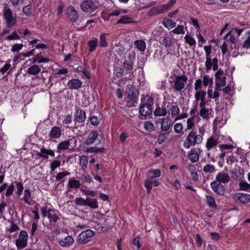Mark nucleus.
Masks as SVG:
<instances>
[{
  "mask_svg": "<svg viewBox=\"0 0 250 250\" xmlns=\"http://www.w3.org/2000/svg\"><path fill=\"white\" fill-rule=\"evenodd\" d=\"M203 140V136L197 135L196 132L192 130L188 134L186 139L184 140L183 146L186 149H188L196 144H201Z\"/></svg>",
  "mask_w": 250,
  "mask_h": 250,
  "instance_id": "obj_1",
  "label": "nucleus"
},
{
  "mask_svg": "<svg viewBox=\"0 0 250 250\" xmlns=\"http://www.w3.org/2000/svg\"><path fill=\"white\" fill-rule=\"evenodd\" d=\"M41 211L43 217H47L50 222L55 223L59 219V212L57 210L48 208L46 207L41 208Z\"/></svg>",
  "mask_w": 250,
  "mask_h": 250,
  "instance_id": "obj_2",
  "label": "nucleus"
},
{
  "mask_svg": "<svg viewBox=\"0 0 250 250\" xmlns=\"http://www.w3.org/2000/svg\"><path fill=\"white\" fill-rule=\"evenodd\" d=\"M28 236L24 230L20 231L18 238L16 240L15 245L18 249H22L25 248L27 244Z\"/></svg>",
  "mask_w": 250,
  "mask_h": 250,
  "instance_id": "obj_3",
  "label": "nucleus"
},
{
  "mask_svg": "<svg viewBox=\"0 0 250 250\" xmlns=\"http://www.w3.org/2000/svg\"><path fill=\"white\" fill-rule=\"evenodd\" d=\"M94 234V232L90 229L83 230L78 235L77 238V242L79 244H85L89 241V239L92 237Z\"/></svg>",
  "mask_w": 250,
  "mask_h": 250,
  "instance_id": "obj_4",
  "label": "nucleus"
},
{
  "mask_svg": "<svg viewBox=\"0 0 250 250\" xmlns=\"http://www.w3.org/2000/svg\"><path fill=\"white\" fill-rule=\"evenodd\" d=\"M187 80L188 78L185 75L176 76L174 83L173 88L177 91H180L184 88Z\"/></svg>",
  "mask_w": 250,
  "mask_h": 250,
  "instance_id": "obj_5",
  "label": "nucleus"
},
{
  "mask_svg": "<svg viewBox=\"0 0 250 250\" xmlns=\"http://www.w3.org/2000/svg\"><path fill=\"white\" fill-rule=\"evenodd\" d=\"M215 76L217 78L216 82L215 88H218L219 90H221V88L226 84V78L223 75V72L220 70H218L215 73Z\"/></svg>",
  "mask_w": 250,
  "mask_h": 250,
  "instance_id": "obj_6",
  "label": "nucleus"
},
{
  "mask_svg": "<svg viewBox=\"0 0 250 250\" xmlns=\"http://www.w3.org/2000/svg\"><path fill=\"white\" fill-rule=\"evenodd\" d=\"M156 123L161 124V129L163 131L169 130L173 124L172 121L168 117L160 118Z\"/></svg>",
  "mask_w": 250,
  "mask_h": 250,
  "instance_id": "obj_7",
  "label": "nucleus"
},
{
  "mask_svg": "<svg viewBox=\"0 0 250 250\" xmlns=\"http://www.w3.org/2000/svg\"><path fill=\"white\" fill-rule=\"evenodd\" d=\"M210 187L212 190L218 195H222L224 194L225 189L223 185L216 180L210 183Z\"/></svg>",
  "mask_w": 250,
  "mask_h": 250,
  "instance_id": "obj_8",
  "label": "nucleus"
},
{
  "mask_svg": "<svg viewBox=\"0 0 250 250\" xmlns=\"http://www.w3.org/2000/svg\"><path fill=\"white\" fill-rule=\"evenodd\" d=\"M74 141L75 144H76L77 140L74 137H72L71 139L63 142H61L57 145V152H60L62 150L68 149L70 146L71 142Z\"/></svg>",
  "mask_w": 250,
  "mask_h": 250,
  "instance_id": "obj_9",
  "label": "nucleus"
},
{
  "mask_svg": "<svg viewBox=\"0 0 250 250\" xmlns=\"http://www.w3.org/2000/svg\"><path fill=\"white\" fill-rule=\"evenodd\" d=\"M63 130L57 126H54L50 130L48 136L50 139H58L63 134Z\"/></svg>",
  "mask_w": 250,
  "mask_h": 250,
  "instance_id": "obj_10",
  "label": "nucleus"
},
{
  "mask_svg": "<svg viewBox=\"0 0 250 250\" xmlns=\"http://www.w3.org/2000/svg\"><path fill=\"white\" fill-rule=\"evenodd\" d=\"M233 198L236 201L243 204H246L250 202V195L244 193H237L233 195Z\"/></svg>",
  "mask_w": 250,
  "mask_h": 250,
  "instance_id": "obj_11",
  "label": "nucleus"
},
{
  "mask_svg": "<svg viewBox=\"0 0 250 250\" xmlns=\"http://www.w3.org/2000/svg\"><path fill=\"white\" fill-rule=\"evenodd\" d=\"M160 43L165 46L166 48H169L172 46L174 40L172 37L168 34H165L160 39Z\"/></svg>",
  "mask_w": 250,
  "mask_h": 250,
  "instance_id": "obj_12",
  "label": "nucleus"
},
{
  "mask_svg": "<svg viewBox=\"0 0 250 250\" xmlns=\"http://www.w3.org/2000/svg\"><path fill=\"white\" fill-rule=\"evenodd\" d=\"M82 82L78 79H72L67 83V86L71 90L79 89L82 86Z\"/></svg>",
  "mask_w": 250,
  "mask_h": 250,
  "instance_id": "obj_13",
  "label": "nucleus"
},
{
  "mask_svg": "<svg viewBox=\"0 0 250 250\" xmlns=\"http://www.w3.org/2000/svg\"><path fill=\"white\" fill-rule=\"evenodd\" d=\"M159 184V182L157 180H154L151 178H147L145 181L144 186L147 190V193H149L152 189V186L157 187Z\"/></svg>",
  "mask_w": 250,
  "mask_h": 250,
  "instance_id": "obj_14",
  "label": "nucleus"
},
{
  "mask_svg": "<svg viewBox=\"0 0 250 250\" xmlns=\"http://www.w3.org/2000/svg\"><path fill=\"white\" fill-rule=\"evenodd\" d=\"M58 241L61 247L64 248H68L74 243L73 238L69 235L65 237L64 238L60 239Z\"/></svg>",
  "mask_w": 250,
  "mask_h": 250,
  "instance_id": "obj_15",
  "label": "nucleus"
},
{
  "mask_svg": "<svg viewBox=\"0 0 250 250\" xmlns=\"http://www.w3.org/2000/svg\"><path fill=\"white\" fill-rule=\"evenodd\" d=\"M29 62H31L32 63L35 62H38L39 63L42 62L46 63L49 62V60L46 58H43L42 55V54L40 53L36 55L32 59H29L28 60L26 61L24 64L25 65H26Z\"/></svg>",
  "mask_w": 250,
  "mask_h": 250,
  "instance_id": "obj_16",
  "label": "nucleus"
},
{
  "mask_svg": "<svg viewBox=\"0 0 250 250\" xmlns=\"http://www.w3.org/2000/svg\"><path fill=\"white\" fill-rule=\"evenodd\" d=\"M215 180L221 184H226L230 181V177L228 173L221 171L216 175Z\"/></svg>",
  "mask_w": 250,
  "mask_h": 250,
  "instance_id": "obj_17",
  "label": "nucleus"
},
{
  "mask_svg": "<svg viewBox=\"0 0 250 250\" xmlns=\"http://www.w3.org/2000/svg\"><path fill=\"white\" fill-rule=\"evenodd\" d=\"M99 134L96 131H93L91 132L88 135L87 138L83 142V145L85 146H89L94 143L95 140L97 139Z\"/></svg>",
  "mask_w": 250,
  "mask_h": 250,
  "instance_id": "obj_18",
  "label": "nucleus"
},
{
  "mask_svg": "<svg viewBox=\"0 0 250 250\" xmlns=\"http://www.w3.org/2000/svg\"><path fill=\"white\" fill-rule=\"evenodd\" d=\"M75 120L78 123H83L86 119V114L84 110L78 108L74 115Z\"/></svg>",
  "mask_w": 250,
  "mask_h": 250,
  "instance_id": "obj_19",
  "label": "nucleus"
},
{
  "mask_svg": "<svg viewBox=\"0 0 250 250\" xmlns=\"http://www.w3.org/2000/svg\"><path fill=\"white\" fill-rule=\"evenodd\" d=\"M218 143V138L216 136H211L207 140L206 147L208 151L216 146Z\"/></svg>",
  "mask_w": 250,
  "mask_h": 250,
  "instance_id": "obj_20",
  "label": "nucleus"
},
{
  "mask_svg": "<svg viewBox=\"0 0 250 250\" xmlns=\"http://www.w3.org/2000/svg\"><path fill=\"white\" fill-rule=\"evenodd\" d=\"M167 108H168L167 113L171 115V117H175L178 116L180 114V110L178 106L176 104H172L169 107L167 106Z\"/></svg>",
  "mask_w": 250,
  "mask_h": 250,
  "instance_id": "obj_21",
  "label": "nucleus"
},
{
  "mask_svg": "<svg viewBox=\"0 0 250 250\" xmlns=\"http://www.w3.org/2000/svg\"><path fill=\"white\" fill-rule=\"evenodd\" d=\"M139 112L143 116H149L152 112L151 106L147 104H142L140 107Z\"/></svg>",
  "mask_w": 250,
  "mask_h": 250,
  "instance_id": "obj_22",
  "label": "nucleus"
},
{
  "mask_svg": "<svg viewBox=\"0 0 250 250\" xmlns=\"http://www.w3.org/2000/svg\"><path fill=\"white\" fill-rule=\"evenodd\" d=\"M176 0H170V1L168 3L163 5L157 8V11H158V13H162L165 11H167L170 7H171L173 4L175 3Z\"/></svg>",
  "mask_w": 250,
  "mask_h": 250,
  "instance_id": "obj_23",
  "label": "nucleus"
},
{
  "mask_svg": "<svg viewBox=\"0 0 250 250\" xmlns=\"http://www.w3.org/2000/svg\"><path fill=\"white\" fill-rule=\"evenodd\" d=\"M38 155L43 158L47 159L48 155L54 157L55 153L52 150L42 148L41 150V152L38 154Z\"/></svg>",
  "mask_w": 250,
  "mask_h": 250,
  "instance_id": "obj_24",
  "label": "nucleus"
},
{
  "mask_svg": "<svg viewBox=\"0 0 250 250\" xmlns=\"http://www.w3.org/2000/svg\"><path fill=\"white\" fill-rule=\"evenodd\" d=\"M220 90H219L218 88L215 87L214 92H213L212 89L208 88L207 92L208 96L209 98L215 99V101H216L217 99H218L220 96Z\"/></svg>",
  "mask_w": 250,
  "mask_h": 250,
  "instance_id": "obj_25",
  "label": "nucleus"
},
{
  "mask_svg": "<svg viewBox=\"0 0 250 250\" xmlns=\"http://www.w3.org/2000/svg\"><path fill=\"white\" fill-rule=\"evenodd\" d=\"M188 158L191 162H197L199 160L198 153L195 149H191L188 152Z\"/></svg>",
  "mask_w": 250,
  "mask_h": 250,
  "instance_id": "obj_26",
  "label": "nucleus"
},
{
  "mask_svg": "<svg viewBox=\"0 0 250 250\" xmlns=\"http://www.w3.org/2000/svg\"><path fill=\"white\" fill-rule=\"evenodd\" d=\"M41 71L40 67L36 64L32 65L27 70V73L32 75H36L38 74Z\"/></svg>",
  "mask_w": 250,
  "mask_h": 250,
  "instance_id": "obj_27",
  "label": "nucleus"
},
{
  "mask_svg": "<svg viewBox=\"0 0 250 250\" xmlns=\"http://www.w3.org/2000/svg\"><path fill=\"white\" fill-rule=\"evenodd\" d=\"M167 114V110L165 106L159 107L155 109L154 114L155 116H165Z\"/></svg>",
  "mask_w": 250,
  "mask_h": 250,
  "instance_id": "obj_28",
  "label": "nucleus"
},
{
  "mask_svg": "<svg viewBox=\"0 0 250 250\" xmlns=\"http://www.w3.org/2000/svg\"><path fill=\"white\" fill-rule=\"evenodd\" d=\"M86 206L93 209L97 208L99 207L97 200L95 198H86Z\"/></svg>",
  "mask_w": 250,
  "mask_h": 250,
  "instance_id": "obj_29",
  "label": "nucleus"
},
{
  "mask_svg": "<svg viewBox=\"0 0 250 250\" xmlns=\"http://www.w3.org/2000/svg\"><path fill=\"white\" fill-rule=\"evenodd\" d=\"M161 172L159 169H152L147 172V178H156L161 176Z\"/></svg>",
  "mask_w": 250,
  "mask_h": 250,
  "instance_id": "obj_30",
  "label": "nucleus"
},
{
  "mask_svg": "<svg viewBox=\"0 0 250 250\" xmlns=\"http://www.w3.org/2000/svg\"><path fill=\"white\" fill-rule=\"evenodd\" d=\"M87 45L88 46V51L90 52H92L94 51L96 49V48L98 45V40L96 38L89 40L88 42Z\"/></svg>",
  "mask_w": 250,
  "mask_h": 250,
  "instance_id": "obj_31",
  "label": "nucleus"
},
{
  "mask_svg": "<svg viewBox=\"0 0 250 250\" xmlns=\"http://www.w3.org/2000/svg\"><path fill=\"white\" fill-rule=\"evenodd\" d=\"M31 198V191L29 189H25L24 190L23 197L22 198V200L24 201L25 203L30 206V205H31V203L30 201Z\"/></svg>",
  "mask_w": 250,
  "mask_h": 250,
  "instance_id": "obj_32",
  "label": "nucleus"
},
{
  "mask_svg": "<svg viewBox=\"0 0 250 250\" xmlns=\"http://www.w3.org/2000/svg\"><path fill=\"white\" fill-rule=\"evenodd\" d=\"M81 184L80 182L74 178H70L69 179L68 186L71 188H80Z\"/></svg>",
  "mask_w": 250,
  "mask_h": 250,
  "instance_id": "obj_33",
  "label": "nucleus"
},
{
  "mask_svg": "<svg viewBox=\"0 0 250 250\" xmlns=\"http://www.w3.org/2000/svg\"><path fill=\"white\" fill-rule=\"evenodd\" d=\"M134 46L140 51L143 52L146 48V42L143 40H136L134 42Z\"/></svg>",
  "mask_w": 250,
  "mask_h": 250,
  "instance_id": "obj_34",
  "label": "nucleus"
},
{
  "mask_svg": "<svg viewBox=\"0 0 250 250\" xmlns=\"http://www.w3.org/2000/svg\"><path fill=\"white\" fill-rule=\"evenodd\" d=\"M81 8L83 11L88 12L92 11L93 8L91 4L88 1H84L81 3Z\"/></svg>",
  "mask_w": 250,
  "mask_h": 250,
  "instance_id": "obj_35",
  "label": "nucleus"
},
{
  "mask_svg": "<svg viewBox=\"0 0 250 250\" xmlns=\"http://www.w3.org/2000/svg\"><path fill=\"white\" fill-rule=\"evenodd\" d=\"M202 83L204 86H210L212 84L213 80L209 75H206L203 77Z\"/></svg>",
  "mask_w": 250,
  "mask_h": 250,
  "instance_id": "obj_36",
  "label": "nucleus"
},
{
  "mask_svg": "<svg viewBox=\"0 0 250 250\" xmlns=\"http://www.w3.org/2000/svg\"><path fill=\"white\" fill-rule=\"evenodd\" d=\"M134 22L135 21L133 20V18L130 17H122L121 18L117 21V23L128 24Z\"/></svg>",
  "mask_w": 250,
  "mask_h": 250,
  "instance_id": "obj_37",
  "label": "nucleus"
},
{
  "mask_svg": "<svg viewBox=\"0 0 250 250\" xmlns=\"http://www.w3.org/2000/svg\"><path fill=\"white\" fill-rule=\"evenodd\" d=\"M163 24L168 29H171L176 26V22L169 19H165L163 21Z\"/></svg>",
  "mask_w": 250,
  "mask_h": 250,
  "instance_id": "obj_38",
  "label": "nucleus"
},
{
  "mask_svg": "<svg viewBox=\"0 0 250 250\" xmlns=\"http://www.w3.org/2000/svg\"><path fill=\"white\" fill-rule=\"evenodd\" d=\"M105 35V33H103L100 36L99 46L101 47H106L107 46L108 43L106 41Z\"/></svg>",
  "mask_w": 250,
  "mask_h": 250,
  "instance_id": "obj_39",
  "label": "nucleus"
},
{
  "mask_svg": "<svg viewBox=\"0 0 250 250\" xmlns=\"http://www.w3.org/2000/svg\"><path fill=\"white\" fill-rule=\"evenodd\" d=\"M206 92L203 91H196L195 93V99L196 102L205 99Z\"/></svg>",
  "mask_w": 250,
  "mask_h": 250,
  "instance_id": "obj_40",
  "label": "nucleus"
},
{
  "mask_svg": "<svg viewBox=\"0 0 250 250\" xmlns=\"http://www.w3.org/2000/svg\"><path fill=\"white\" fill-rule=\"evenodd\" d=\"M76 71L78 72H82L83 75L87 79H90L91 77L89 72L86 70V69L82 66H79L76 68Z\"/></svg>",
  "mask_w": 250,
  "mask_h": 250,
  "instance_id": "obj_41",
  "label": "nucleus"
},
{
  "mask_svg": "<svg viewBox=\"0 0 250 250\" xmlns=\"http://www.w3.org/2000/svg\"><path fill=\"white\" fill-rule=\"evenodd\" d=\"M88 157L86 156H82L80 159V165L83 169H85L87 167L88 164Z\"/></svg>",
  "mask_w": 250,
  "mask_h": 250,
  "instance_id": "obj_42",
  "label": "nucleus"
},
{
  "mask_svg": "<svg viewBox=\"0 0 250 250\" xmlns=\"http://www.w3.org/2000/svg\"><path fill=\"white\" fill-rule=\"evenodd\" d=\"M141 99L143 104H147L148 105H149L150 106H151L153 104V99L150 96L147 95L146 97H145L144 99L142 98Z\"/></svg>",
  "mask_w": 250,
  "mask_h": 250,
  "instance_id": "obj_43",
  "label": "nucleus"
},
{
  "mask_svg": "<svg viewBox=\"0 0 250 250\" xmlns=\"http://www.w3.org/2000/svg\"><path fill=\"white\" fill-rule=\"evenodd\" d=\"M203 170L205 173H212L216 171V168L213 165L208 164L203 167Z\"/></svg>",
  "mask_w": 250,
  "mask_h": 250,
  "instance_id": "obj_44",
  "label": "nucleus"
},
{
  "mask_svg": "<svg viewBox=\"0 0 250 250\" xmlns=\"http://www.w3.org/2000/svg\"><path fill=\"white\" fill-rule=\"evenodd\" d=\"M61 162L58 160H54L51 161L50 168L51 171H54L57 168L60 167Z\"/></svg>",
  "mask_w": 250,
  "mask_h": 250,
  "instance_id": "obj_45",
  "label": "nucleus"
},
{
  "mask_svg": "<svg viewBox=\"0 0 250 250\" xmlns=\"http://www.w3.org/2000/svg\"><path fill=\"white\" fill-rule=\"evenodd\" d=\"M5 21L7 22V26L11 27L13 26L16 22L17 20L15 17H4Z\"/></svg>",
  "mask_w": 250,
  "mask_h": 250,
  "instance_id": "obj_46",
  "label": "nucleus"
},
{
  "mask_svg": "<svg viewBox=\"0 0 250 250\" xmlns=\"http://www.w3.org/2000/svg\"><path fill=\"white\" fill-rule=\"evenodd\" d=\"M75 204L79 206H86V198L85 199L82 197H77L75 199Z\"/></svg>",
  "mask_w": 250,
  "mask_h": 250,
  "instance_id": "obj_47",
  "label": "nucleus"
},
{
  "mask_svg": "<svg viewBox=\"0 0 250 250\" xmlns=\"http://www.w3.org/2000/svg\"><path fill=\"white\" fill-rule=\"evenodd\" d=\"M207 205L210 208H215L216 204L214 198L210 196H206Z\"/></svg>",
  "mask_w": 250,
  "mask_h": 250,
  "instance_id": "obj_48",
  "label": "nucleus"
},
{
  "mask_svg": "<svg viewBox=\"0 0 250 250\" xmlns=\"http://www.w3.org/2000/svg\"><path fill=\"white\" fill-rule=\"evenodd\" d=\"M187 126L186 130L192 129L195 125V117L194 116L188 118L187 120Z\"/></svg>",
  "mask_w": 250,
  "mask_h": 250,
  "instance_id": "obj_49",
  "label": "nucleus"
},
{
  "mask_svg": "<svg viewBox=\"0 0 250 250\" xmlns=\"http://www.w3.org/2000/svg\"><path fill=\"white\" fill-rule=\"evenodd\" d=\"M144 128L147 131L152 132L154 130V125L152 122L146 121L144 123Z\"/></svg>",
  "mask_w": 250,
  "mask_h": 250,
  "instance_id": "obj_50",
  "label": "nucleus"
},
{
  "mask_svg": "<svg viewBox=\"0 0 250 250\" xmlns=\"http://www.w3.org/2000/svg\"><path fill=\"white\" fill-rule=\"evenodd\" d=\"M65 13L68 16H76L77 15V11L72 6H69L65 9Z\"/></svg>",
  "mask_w": 250,
  "mask_h": 250,
  "instance_id": "obj_51",
  "label": "nucleus"
},
{
  "mask_svg": "<svg viewBox=\"0 0 250 250\" xmlns=\"http://www.w3.org/2000/svg\"><path fill=\"white\" fill-rule=\"evenodd\" d=\"M184 39L186 42L190 46L193 45L196 43L195 39L189 35H186L185 36Z\"/></svg>",
  "mask_w": 250,
  "mask_h": 250,
  "instance_id": "obj_52",
  "label": "nucleus"
},
{
  "mask_svg": "<svg viewBox=\"0 0 250 250\" xmlns=\"http://www.w3.org/2000/svg\"><path fill=\"white\" fill-rule=\"evenodd\" d=\"M202 81L201 79H197L194 83V89L195 91H203L202 90Z\"/></svg>",
  "mask_w": 250,
  "mask_h": 250,
  "instance_id": "obj_53",
  "label": "nucleus"
},
{
  "mask_svg": "<svg viewBox=\"0 0 250 250\" xmlns=\"http://www.w3.org/2000/svg\"><path fill=\"white\" fill-rule=\"evenodd\" d=\"M80 179L83 183H90L93 181L92 178L88 174H82L80 177Z\"/></svg>",
  "mask_w": 250,
  "mask_h": 250,
  "instance_id": "obj_54",
  "label": "nucleus"
},
{
  "mask_svg": "<svg viewBox=\"0 0 250 250\" xmlns=\"http://www.w3.org/2000/svg\"><path fill=\"white\" fill-rule=\"evenodd\" d=\"M23 46V45L22 43L14 44L12 46V48L11 49V51L13 53L18 52V51H19L22 49Z\"/></svg>",
  "mask_w": 250,
  "mask_h": 250,
  "instance_id": "obj_55",
  "label": "nucleus"
},
{
  "mask_svg": "<svg viewBox=\"0 0 250 250\" xmlns=\"http://www.w3.org/2000/svg\"><path fill=\"white\" fill-rule=\"evenodd\" d=\"M243 171L240 168L235 169L233 170L232 173L235 174V179H241L243 176Z\"/></svg>",
  "mask_w": 250,
  "mask_h": 250,
  "instance_id": "obj_56",
  "label": "nucleus"
},
{
  "mask_svg": "<svg viewBox=\"0 0 250 250\" xmlns=\"http://www.w3.org/2000/svg\"><path fill=\"white\" fill-rule=\"evenodd\" d=\"M16 187H17V194L18 196H20L22 194V191L23 190V184L19 182H16Z\"/></svg>",
  "mask_w": 250,
  "mask_h": 250,
  "instance_id": "obj_57",
  "label": "nucleus"
},
{
  "mask_svg": "<svg viewBox=\"0 0 250 250\" xmlns=\"http://www.w3.org/2000/svg\"><path fill=\"white\" fill-rule=\"evenodd\" d=\"M171 32L175 34H184V26L183 25H178L176 28L172 30Z\"/></svg>",
  "mask_w": 250,
  "mask_h": 250,
  "instance_id": "obj_58",
  "label": "nucleus"
},
{
  "mask_svg": "<svg viewBox=\"0 0 250 250\" xmlns=\"http://www.w3.org/2000/svg\"><path fill=\"white\" fill-rule=\"evenodd\" d=\"M208 110L205 108H202L200 110V115L201 116L205 119L208 118Z\"/></svg>",
  "mask_w": 250,
  "mask_h": 250,
  "instance_id": "obj_59",
  "label": "nucleus"
},
{
  "mask_svg": "<svg viewBox=\"0 0 250 250\" xmlns=\"http://www.w3.org/2000/svg\"><path fill=\"white\" fill-rule=\"evenodd\" d=\"M70 174V173L67 171H63V172H59L56 176V179L57 181H60L62 180L63 177L65 176H66L67 175H69Z\"/></svg>",
  "mask_w": 250,
  "mask_h": 250,
  "instance_id": "obj_60",
  "label": "nucleus"
},
{
  "mask_svg": "<svg viewBox=\"0 0 250 250\" xmlns=\"http://www.w3.org/2000/svg\"><path fill=\"white\" fill-rule=\"evenodd\" d=\"M6 39L7 40H19L20 37L16 31H13L10 35L6 37Z\"/></svg>",
  "mask_w": 250,
  "mask_h": 250,
  "instance_id": "obj_61",
  "label": "nucleus"
},
{
  "mask_svg": "<svg viewBox=\"0 0 250 250\" xmlns=\"http://www.w3.org/2000/svg\"><path fill=\"white\" fill-rule=\"evenodd\" d=\"M127 13V11L124 9H116L112 13L109 14V16H119V15L125 14Z\"/></svg>",
  "mask_w": 250,
  "mask_h": 250,
  "instance_id": "obj_62",
  "label": "nucleus"
},
{
  "mask_svg": "<svg viewBox=\"0 0 250 250\" xmlns=\"http://www.w3.org/2000/svg\"><path fill=\"white\" fill-rule=\"evenodd\" d=\"M183 129V126L182 124L177 123L174 125V130L176 133H181Z\"/></svg>",
  "mask_w": 250,
  "mask_h": 250,
  "instance_id": "obj_63",
  "label": "nucleus"
},
{
  "mask_svg": "<svg viewBox=\"0 0 250 250\" xmlns=\"http://www.w3.org/2000/svg\"><path fill=\"white\" fill-rule=\"evenodd\" d=\"M239 188L241 190H247L250 189V185L246 182H242L239 184Z\"/></svg>",
  "mask_w": 250,
  "mask_h": 250,
  "instance_id": "obj_64",
  "label": "nucleus"
}]
</instances>
